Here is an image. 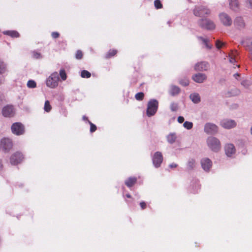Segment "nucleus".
<instances>
[{
    "mask_svg": "<svg viewBox=\"0 0 252 252\" xmlns=\"http://www.w3.org/2000/svg\"><path fill=\"white\" fill-rule=\"evenodd\" d=\"M207 144L209 148L213 152H218L220 149V142L216 137H209L207 139Z\"/></svg>",
    "mask_w": 252,
    "mask_h": 252,
    "instance_id": "1",
    "label": "nucleus"
},
{
    "mask_svg": "<svg viewBox=\"0 0 252 252\" xmlns=\"http://www.w3.org/2000/svg\"><path fill=\"white\" fill-rule=\"evenodd\" d=\"M158 107V100L155 99H151L148 103L146 114L148 117L154 116L157 112Z\"/></svg>",
    "mask_w": 252,
    "mask_h": 252,
    "instance_id": "2",
    "label": "nucleus"
},
{
    "mask_svg": "<svg viewBox=\"0 0 252 252\" xmlns=\"http://www.w3.org/2000/svg\"><path fill=\"white\" fill-rule=\"evenodd\" d=\"M11 130L13 134L19 136L25 133V127L22 123L16 122L11 125Z\"/></svg>",
    "mask_w": 252,
    "mask_h": 252,
    "instance_id": "3",
    "label": "nucleus"
},
{
    "mask_svg": "<svg viewBox=\"0 0 252 252\" xmlns=\"http://www.w3.org/2000/svg\"><path fill=\"white\" fill-rule=\"evenodd\" d=\"M13 143L11 139L3 138L0 141V148L4 152H9L13 148Z\"/></svg>",
    "mask_w": 252,
    "mask_h": 252,
    "instance_id": "4",
    "label": "nucleus"
},
{
    "mask_svg": "<svg viewBox=\"0 0 252 252\" xmlns=\"http://www.w3.org/2000/svg\"><path fill=\"white\" fill-rule=\"evenodd\" d=\"M59 80L58 73L55 72L51 74L46 80V85L51 88H55L58 85Z\"/></svg>",
    "mask_w": 252,
    "mask_h": 252,
    "instance_id": "5",
    "label": "nucleus"
},
{
    "mask_svg": "<svg viewBox=\"0 0 252 252\" xmlns=\"http://www.w3.org/2000/svg\"><path fill=\"white\" fill-rule=\"evenodd\" d=\"M1 114L4 117L12 118L15 115V109L12 105L7 104L1 110Z\"/></svg>",
    "mask_w": 252,
    "mask_h": 252,
    "instance_id": "6",
    "label": "nucleus"
},
{
    "mask_svg": "<svg viewBox=\"0 0 252 252\" xmlns=\"http://www.w3.org/2000/svg\"><path fill=\"white\" fill-rule=\"evenodd\" d=\"M193 13L196 16L204 17L210 15L211 11L204 6H200L195 7L193 10Z\"/></svg>",
    "mask_w": 252,
    "mask_h": 252,
    "instance_id": "7",
    "label": "nucleus"
},
{
    "mask_svg": "<svg viewBox=\"0 0 252 252\" xmlns=\"http://www.w3.org/2000/svg\"><path fill=\"white\" fill-rule=\"evenodd\" d=\"M198 24L201 28L208 30H212L216 28L214 22L209 19H201L199 21Z\"/></svg>",
    "mask_w": 252,
    "mask_h": 252,
    "instance_id": "8",
    "label": "nucleus"
},
{
    "mask_svg": "<svg viewBox=\"0 0 252 252\" xmlns=\"http://www.w3.org/2000/svg\"><path fill=\"white\" fill-rule=\"evenodd\" d=\"M24 159L22 153L16 152L13 154L10 158V162L12 165H15L20 163Z\"/></svg>",
    "mask_w": 252,
    "mask_h": 252,
    "instance_id": "9",
    "label": "nucleus"
},
{
    "mask_svg": "<svg viewBox=\"0 0 252 252\" xmlns=\"http://www.w3.org/2000/svg\"><path fill=\"white\" fill-rule=\"evenodd\" d=\"M153 163L154 166L158 168L159 167L163 161V157L161 152H156L153 157Z\"/></svg>",
    "mask_w": 252,
    "mask_h": 252,
    "instance_id": "10",
    "label": "nucleus"
},
{
    "mask_svg": "<svg viewBox=\"0 0 252 252\" xmlns=\"http://www.w3.org/2000/svg\"><path fill=\"white\" fill-rule=\"evenodd\" d=\"M218 130V126L214 124L208 123L204 126V131L207 134H215Z\"/></svg>",
    "mask_w": 252,
    "mask_h": 252,
    "instance_id": "11",
    "label": "nucleus"
},
{
    "mask_svg": "<svg viewBox=\"0 0 252 252\" xmlns=\"http://www.w3.org/2000/svg\"><path fill=\"white\" fill-rule=\"evenodd\" d=\"M219 18L222 23L225 26H230L232 23L230 17L225 13H221L219 15Z\"/></svg>",
    "mask_w": 252,
    "mask_h": 252,
    "instance_id": "12",
    "label": "nucleus"
},
{
    "mask_svg": "<svg viewBox=\"0 0 252 252\" xmlns=\"http://www.w3.org/2000/svg\"><path fill=\"white\" fill-rule=\"evenodd\" d=\"M209 67V64L206 62H200L196 63L194 65V69L196 71H203L207 70Z\"/></svg>",
    "mask_w": 252,
    "mask_h": 252,
    "instance_id": "13",
    "label": "nucleus"
},
{
    "mask_svg": "<svg viewBox=\"0 0 252 252\" xmlns=\"http://www.w3.org/2000/svg\"><path fill=\"white\" fill-rule=\"evenodd\" d=\"M220 125L225 128H231L236 125L235 122L231 120H223L220 123Z\"/></svg>",
    "mask_w": 252,
    "mask_h": 252,
    "instance_id": "14",
    "label": "nucleus"
},
{
    "mask_svg": "<svg viewBox=\"0 0 252 252\" xmlns=\"http://www.w3.org/2000/svg\"><path fill=\"white\" fill-rule=\"evenodd\" d=\"M201 164L202 168L205 171H208L212 167V162L208 158H204L201 160Z\"/></svg>",
    "mask_w": 252,
    "mask_h": 252,
    "instance_id": "15",
    "label": "nucleus"
},
{
    "mask_svg": "<svg viewBox=\"0 0 252 252\" xmlns=\"http://www.w3.org/2000/svg\"><path fill=\"white\" fill-rule=\"evenodd\" d=\"M192 79L196 83H201L207 79V76L205 74L198 73L193 75Z\"/></svg>",
    "mask_w": 252,
    "mask_h": 252,
    "instance_id": "16",
    "label": "nucleus"
},
{
    "mask_svg": "<svg viewBox=\"0 0 252 252\" xmlns=\"http://www.w3.org/2000/svg\"><path fill=\"white\" fill-rule=\"evenodd\" d=\"M225 154L228 157H231V155L235 153V148L232 144H228L225 146Z\"/></svg>",
    "mask_w": 252,
    "mask_h": 252,
    "instance_id": "17",
    "label": "nucleus"
},
{
    "mask_svg": "<svg viewBox=\"0 0 252 252\" xmlns=\"http://www.w3.org/2000/svg\"><path fill=\"white\" fill-rule=\"evenodd\" d=\"M234 25L239 29L245 27V24L243 18L241 17H237L234 20Z\"/></svg>",
    "mask_w": 252,
    "mask_h": 252,
    "instance_id": "18",
    "label": "nucleus"
},
{
    "mask_svg": "<svg viewBox=\"0 0 252 252\" xmlns=\"http://www.w3.org/2000/svg\"><path fill=\"white\" fill-rule=\"evenodd\" d=\"M230 8L233 11H237L239 9L237 0H229Z\"/></svg>",
    "mask_w": 252,
    "mask_h": 252,
    "instance_id": "19",
    "label": "nucleus"
},
{
    "mask_svg": "<svg viewBox=\"0 0 252 252\" xmlns=\"http://www.w3.org/2000/svg\"><path fill=\"white\" fill-rule=\"evenodd\" d=\"M137 182V178L136 177H129L125 181L126 185L128 187L130 188L134 186Z\"/></svg>",
    "mask_w": 252,
    "mask_h": 252,
    "instance_id": "20",
    "label": "nucleus"
},
{
    "mask_svg": "<svg viewBox=\"0 0 252 252\" xmlns=\"http://www.w3.org/2000/svg\"><path fill=\"white\" fill-rule=\"evenodd\" d=\"M117 53V50L116 49H110L105 55L104 58L106 59H110L114 56H115Z\"/></svg>",
    "mask_w": 252,
    "mask_h": 252,
    "instance_id": "21",
    "label": "nucleus"
},
{
    "mask_svg": "<svg viewBox=\"0 0 252 252\" xmlns=\"http://www.w3.org/2000/svg\"><path fill=\"white\" fill-rule=\"evenodd\" d=\"M4 34L9 35L12 37H19V33L15 31H7L4 32Z\"/></svg>",
    "mask_w": 252,
    "mask_h": 252,
    "instance_id": "22",
    "label": "nucleus"
},
{
    "mask_svg": "<svg viewBox=\"0 0 252 252\" xmlns=\"http://www.w3.org/2000/svg\"><path fill=\"white\" fill-rule=\"evenodd\" d=\"M190 98L192 101L195 103H198L200 101L199 95L198 94H192L190 95Z\"/></svg>",
    "mask_w": 252,
    "mask_h": 252,
    "instance_id": "23",
    "label": "nucleus"
},
{
    "mask_svg": "<svg viewBox=\"0 0 252 252\" xmlns=\"http://www.w3.org/2000/svg\"><path fill=\"white\" fill-rule=\"evenodd\" d=\"M180 91V90L178 87L172 86L171 88L170 93L172 95H175L178 94Z\"/></svg>",
    "mask_w": 252,
    "mask_h": 252,
    "instance_id": "24",
    "label": "nucleus"
},
{
    "mask_svg": "<svg viewBox=\"0 0 252 252\" xmlns=\"http://www.w3.org/2000/svg\"><path fill=\"white\" fill-rule=\"evenodd\" d=\"M195 165V161L193 159H190L189 160L187 163V169L189 170H192Z\"/></svg>",
    "mask_w": 252,
    "mask_h": 252,
    "instance_id": "25",
    "label": "nucleus"
},
{
    "mask_svg": "<svg viewBox=\"0 0 252 252\" xmlns=\"http://www.w3.org/2000/svg\"><path fill=\"white\" fill-rule=\"evenodd\" d=\"M176 139V136L175 134L171 133L167 135V140L171 144L174 143Z\"/></svg>",
    "mask_w": 252,
    "mask_h": 252,
    "instance_id": "26",
    "label": "nucleus"
},
{
    "mask_svg": "<svg viewBox=\"0 0 252 252\" xmlns=\"http://www.w3.org/2000/svg\"><path fill=\"white\" fill-rule=\"evenodd\" d=\"M6 70V65L3 61L0 60V74L4 73Z\"/></svg>",
    "mask_w": 252,
    "mask_h": 252,
    "instance_id": "27",
    "label": "nucleus"
},
{
    "mask_svg": "<svg viewBox=\"0 0 252 252\" xmlns=\"http://www.w3.org/2000/svg\"><path fill=\"white\" fill-rule=\"evenodd\" d=\"M52 109V106L50 104L49 100H46L45 102L44 110L47 112H49Z\"/></svg>",
    "mask_w": 252,
    "mask_h": 252,
    "instance_id": "28",
    "label": "nucleus"
},
{
    "mask_svg": "<svg viewBox=\"0 0 252 252\" xmlns=\"http://www.w3.org/2000/svg\"><path fill=\"white\" fill-rule=\"evenodd\" d=\"M198 38L199 39L201 40V41H202V42L205 45L206 48H207L209 49H211L212 46L209 45V44H208L209 40L207 38H203L202 37H200V36L198 37Z\"/></svg>",
    "mask_w": 252,
    "mask_h": 252,
    "instance_id": "29",
    "label": "nucleus"
},
{
    "mask_svg": "<svg viewBox=\"0 0 252 252\" xmlns=\"http://www.w3.org/2000/svg\"><path fill=\"white\" fill-rule=\"evenodd\" d=\"M246 43L247 50L250 52L251 55L252 53V39H249Z\"/></svg>",
    "mask_w": 252,
    "mask_h": 252,
    "instance_id": "30",
    "label": "nucleus"
},
{
    "mask_svg": "<svg viewBox=\"0 0 252 252\" xmlns=\"http://www.w3.org/2000/svg\"><path fill=\"white\" fill-rule=\"evenodd\" d=\"M237 54V51H235L234 52H232L231 54L229 55V62L233 63L236 62L235 56Z\"/></svg>",
    "mask_w": 252,
    "mask_h": 252,
    "instance_id": "31",
    "label": "nucleus"
},
{
    "mask_svg": "<svg viewBox=\"0 0 252 252\" xmlns=\"http://www.w3.org/2000/svg\"><path fill=\"white\" fill-rule=\"evenodd\" d=\"M81 76L82 78H89L91 77V74L88 71L84 70L81 71Z\"/></svg>",
    "mask_w": 252,
    "mask_h": 252,
    "instance_id": "32",
    "label": "nucleus"
},
{
    "mask_svg": "<svg viewBox=\"0 0 252 252\" xmlns=\"http://www.w3.org/2000/svg\"><path fill=\"white\" fill-rule=\"evenodd\" d=\"M144 94L142 92L138 93L135 95V98L137 100H142L144 99Z\"/></svg>",
    "mask_w": 252,
    "mask_h": 252,
    "instance_id": "33",
    "label": "nucleus"
},
{
    "mask_svg": "<svg viewBox=\"0 0 252 252\" xmlns=\"http://www.w3.org/2000/svg\"><path fill=\"white\" fill-rule=\"evenodd\" d=\"M27 86L30 88H35L36 87V82L33 80H29L27 83Z\"/></svg>",
    "mask_w": 252,
    "mask_h": 252,
    "instance_id": "34",
    "label": "nucleus"
},
{
    "mask_svg": "<svg viewBox=\"0 0 252 252\" xmlns=\"http://www.w3.org/2000/svg\"><path fill=\"white\" fill-rule=\"evenodd\" d=\"M60 75L63 80H65L67 77L66 74L64 69H61L60 71Z\"/></svg>",
    "mask_w": 252,
    "mask_h": 252,
    "instance_id": "35",
    "label": "nucleus"
},
{
    "mask_svg": "<svg viewBox=\"0 0 252 252\" xmlns=\"http://www.w3.org/2000/svg\"><path fill=\"white\" fill-rule=\"evenodd\" d=\"M183 126L187 129H190L193 126V124L191 122L186 121L184 123Z\"/></svg>",
    "mask_w": 252,
    "mask_h": 252,
    "instance_id": "36",
    "label": "nucleus"
},
{
    "mask_svg": "<svg viewBox=\"0 0 252 252\" xmlns=\"http://www.w3.org/2000/svg\"><path fill=\"white\" fill-rule=\"evenodd\" d=\"M154 5L157 9H160L162 7V4L159 0H155Z\"/></svg>",
    "mask_w": 252,
    "mask_h": 252,
    "instance_id": "37",
    "label": "nucleus"
},
{
    "mask_svg": "<svg viewBox=\"0 0 252 252\" xmlns=\"http://www.w3.org/2000/svg\"><path fill=\"white\" fill-rule=\"evenodd\" d=\"M83 53L81 50H77L75 54V58L77 60H81L83 57Z\"/></svg>",
    "mask_w": 252,
    "mask_h": 252,
    "instance_id": "38",
    "label": "nucleus"
},
{
    "mask_svg": "<svg viewBox=\"0 0 252 252\" xmlns=\"http://www.w3.org/2000/svg\"><path fill=\"white\" fill-rule=\"evenodd\" d=\"M89 123L90 125V132H94L96 130V126L95 125L93 124L90 121H89Z\"/></svg>",
    "mask_w": 252,
    "mask_h": 252,
    "instance_id": "39",
    "label": "nucleus"
},
{
    "mask_svg": "<svg viewBox=\"0 0 252 252\" xmlns=\"http://www.w3.org/2000/svg\"><path fill=\"white\" fill-rule=\"evenodd\" d=\"M170 109L172 111H176L178 109V105L176 103H172L170 105Z\"/></svg>",
    "mask_w": 252,
    "mask_h": 252,
    "instance_id": "40",
    "label": "nucleus"
},
{
    "mask_svg": "<svg viewBox=\"0 0 252 252\" xmlns=\"http://www.w3.org/2000/svg\"><path fill=\"white\" fill-rule=\"evenodd\" d=\"M245 2L248 8L252 9V0H246Z\"/></svg>",
    "mask_w": 252,
    "mask_h": 252,
    "instance_id": "41",
    "label": "nucleus"
},
{
    "mask_svg": "<svg viewBox=\"0 0 252 252\" xmlns=\"http://www.w3.org/2000/svg\"><path fill=\"white\" fill-rule=\"evenodd\" d=\"M223 44V43L220 40H217L216 42V46L218 49H220Z\"/></svg>",
    "mask_w": 252,
    "mask_h": 252,
    "instance_id": "42",
    "label": "nucleus"
},
{
    "mask_svg": "<svg viewBox=\"0 0 252 252\" xmlns=\"http://www.w3.org/2000/svg\"><path fill=\"white\" fill-rule=\"evenodd\" d=\"M180 84L183 86H187L189 84V81L187 79H185L184 80H180Z\"/></svg>",
    "mask_w": 252,
    "mask_h": 252,
    "instance_id": "43",
    "label": "nucleus"
},
{
    "mask_svg": "<svg viewBox=\"0 0 252 252\" xmlns=\"http://www.w3.org/2000/svg\"><path fill=\"white\" fill-rule=\"evenodd\" d=\"M51 36L53 38H57L60 36V33L57 32H52L51 33Z\"/></svg>",
    "mask_w": 252,
    "mask_h": 252,
    "instance_id": "44",
    "label": "nucleus"
},
{
    "mask_svg": "<svg viewBox=\"0 0 252 252\" xmlns=\"http://www.w3.org/2000/svg\"><path fill=\"white\" fill-rule=\"evenodd\" d=\"M33 57L35 59H40L41 57V54L39 53L36 52H33Z\"/></svg>",
    "mask_w": 252,
    "mask_h": 252,
    "instance_id": "45",
    "label": "nucleus"
},
{
    "mask_svg": "<svg viewBox=\"0 0 252 252\" xmlns=\"http://www.w3.org/2000/svg\"><path fill=\"white\" fill-rule=\"evenodd\" d=\"M140 206L142 210L146 209L147 207V204H146V202H145L144 201L141 202L140 203Z\"/></svg>",
    "mask_w": 252,
    "mask_h": 252,
    "instance_id": "46",
    "label": "nucleus"
},
{
    "mask_svg": "<svg viewBox=\"0 0 252 252\" xmlns=\"http://www.w3.org/2000/svg\"><path fill=\"white\" fill-rule=\"evenodd\" d=\"M184 121V118L182 116H179L178 118V122L179 123H183Z\"/></svg>",
    "mask_w": 252,
    "mask_h": 252,
    "instance_id": "47",
    "label": "nucleus"
},
{
    "mask_svg": "<svg viewBox=\"0 0 252 252\" xmlns=\"http://www.w3.org/2000/svg\"><path fill=\"white\" fill-rule=\"evenodd\" d=\"M177 166V165L176 163H173L170 165V167L171 168H175Z\"/></svg>",
    "mask_w": 252,
    "mask_h": 252,
    "instance_id": "48",
    "label": "nucleus"
},
{
    "mask_svg": "<svg viewBox=\"0 0 252 252\" xmlns=\"http://www.w3.org/2000/svg\"><path fill=\"white\" fill-rule=\"evenodd\" d=\"M234 76L237 79V77H239L240 76V74L239 73H235L234 74Z\"/></svg>",
    "mask_w": 252,
    "mask_h": 252,
    "instance_id": "49",
    "label": "nucleus"
},
{
    "mask_svg": "<svg viewBox=\"0 0 252 252\" xmlns=\"http://www.w3.org/2000/svg\"><path fill=\"white\" fill-rule=\"evenodd\" d=\"M3 168V165L2 164L1 161H0V170H1Z\"/></svg>",
    "mask_w": 252,
    "mask_h": 252,
    "instance_id": "50",
    "label": "nucleus"
},
{
    "mask_svg": "<svg viewBox=\"0 0 252 252\" xmlns=\"http://www.w3.org/2000/svg\"><path fill=\"white\" fill-rule=\"evenodd\" d=\"M126 197H127V198H129L131 197V195H130V194H126Z\"/></svg>",
    "mask_w": 252,
    "mask_h": 252,
    "instance_id": "51",
    "label": "nucleus"
},
{
    "mask_svg": "<svg viewBox=\"0 0 252 252\" xmlns=\"http://www.w3.org/2000/svg\"><path fill=\"white\" fill-rule=\"evenodd\" d=\"M83 119L84 120H88V118L87 117H86L85 116H84L83 117Z\"/></svg>",
    "mask_w": 252,
    "mask_h": 252,
    "instance_id": "52",
    "label": "nucleus"
},
{
    "mask_svg": "<svg viewBox=\"0 0 252 252\" xmlns=\"http://www.w3.org/2000/svg\"><path fill=\"white\" fill-rule=\"evenodd\" d=\"M251 133L252 134V127H251Z\"/></svg>",
    "mask_w": 252,
    "mask_h": 252,
    "instance_id": "53",
    "label": "nucleus"
}]
</instances>
